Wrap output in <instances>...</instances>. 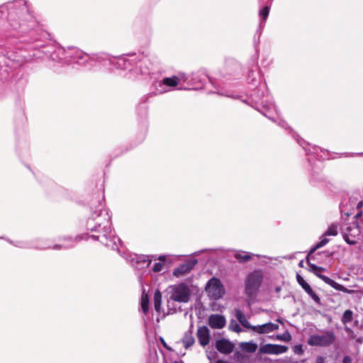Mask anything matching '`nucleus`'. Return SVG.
<instances>
[{
  "label": "nucleus",
  "mask_w": 363,
  "mask_h": 363,
  "mask_svg": "<svg viewBox=\"0 0 363 363\" xmlns=\"http://www.w3.org/2000/svg\"><path fill=\"white\" fill-rule=\"evenodd\" d=\"M162 305V294L157 290L154 294V306L157 311H160Z\"/></svg>",
  "instance_id": "4be33fe9"
},
{
  "label": "nucleus",
  "mask_w": 363,
  "mask_h": 363,
  "mask_svg": "<svg viewBox=\"0 0 363 363\" xmlns=\"http://www.w3.org/2000/svg\"><path fill=\"white\" fill-rule=\"evenodd\" d=\"M215 347L219 352L224 354H229L233 351L235 345L230 340L222 338L216 342Z\"/></svg>",
  "instance_id": "1a4fd4ad"
},
{
  "label": "nucleus",
  "mask_w": 363,
  "mask_h": 363,
  "mask_svg": "<svg viewBox=\"0 0 363 363\" xmlns=\"http://www.w3.org/2000/svg\"><path fill=\"white\" fill-rule=\"evenodd\" d=\"M139 259H142V257H138ZM142 261V259H140V262ZM138 262H139V260L137 261ZM143 262H147L144 257H143Z\"/></svg>",
  "instance_id": "c9c22d12"
},
{
  "label": "nucleus",
  "mask_w": 363,
  "mask_h": 363,
  "mask_svg": "<svg viewBox=\"0 0 363 363\" xmlns=\"http://www.w3.org/2000/svg\"><path fill=\"white\" fill-rule=\"evenodd\" d=\"M354 219L341 227V233L347 244H359V250L363 251V210L357 213Z\"/></svg>",
  "instance_id": "f03ea898"
},
{
  "label": "nucleus",
  "mask_w": 363,
  "mask_h": 363,
  "mask_svg": "<svg viewBox=\"0 0 363 363\" xmlns=\"http://www.w3.org/2000/svg\"><path fill=\"white\" fill-rule=\"evenodd\" d=\"M337 225L336 224H332L330 225L327 230L325 232V235H336L337 234Z\"/></svg>",
  "instance_id": "cd10ccee"
},
{
  "label": "nucleus",
  "mask_w": 363,
  "mask_h": 363,
  "mask_svg": "<svg viewBox=\"0 0 363 363\" xmlns=\"http://www.w3.org/2000/svg\"><path fill=\"white\" fill-rule=\"evenodd\" d=\"M235 316H236V318L238 319V320L240 323V324L243 327H245L246 328L252 329V325H251L250 324L245 315L241 310H240V309L235 310Z\"/></svg>",
  "instance_id": "a211bd4d"
},
{
  "label": "nucleus",
  "mask_w": 363,
  "mask_h": 363,
  "mask_svg": "<svg viewBox=\"0 0 363 363\" xmlns=\"http://www.w3.org/2000/svg\"><path fill=\"white\" fill-rule=\"evenodd\" d=\"M91 238L94 240H99V236L96 235H91Z\"/></svg>",
  "instance_id": "e433bc0d"
},
{
  "label": "nucleus",
  "mask_w": 363,
  "mask_h": 363,
  "mask_svg": "<svg viewBox=\"0 0 363 363\" xmlns=\"http://www.w3.org/2000/svg\"><path fill=\"white\" fill-rule=\"evenodd\" d=\"M240 347L245 352L252 353L256 351L257 345L252 342H244L240 344Z\"/></svg>",
  "instance_id": "6ab92c4d"
},
{
  "label": "nucleus",
  "mask_w": 363,
  "mask_h": 363,
  "mask_svg": "<svg viewBox=\"0 0 363 363\" xmlns=\"http://www.w3.org/2000/svg\"><path fill=\"white\" fill-rule=\"evenodd\" d=\"M277 321L282 323V321L280 319H277Z\"/></svg>",
  "instance_id": "ea45409f"
},
{
  "label": "nucleus",
  "mask_w": 363,
  "mask_h": 363,
  "mask_svg": "<svg viewBox=\"0 0 363 363\" xmlns=\"http://www.w3.org/2000/svg\"><path fill=\"white\" fill-rule=\"evenodd\" d=\"M326 236L327 235H325V234H323L321 236L320 241L318 243H316L313 247L311 248L309 254H308V255H310V256L316 250H318V248H320V247L325 246L329 242V240L326 238Z\"/></svg>",
  "instance_id": "412c9836"
},
{
  "label": "nucleus",
  "mask_w": 363,
  "mask_h": 363,
  "mask_svg": "<svg viewBox=\"0 0 363 363\" xmlns=\"http://www.w3.org/2000/svg\"><path fill=\"white\" fill-rule=\"evenodd\" d=\"M288 350L287 346L269 343L261 345L259 347L260 353L277 355L285 353Z\"/></svg>",
  "instance_id": "0eeeda50"
},
{
  "label": "nucleus",
  "mask_w": 363,
  "mask_h": 363,
  "mask_svg": "<svg viewBox=\"0 0 363 363\" xmlns=\"http://www.w3.org/2000/svg\"><path fill=\"white\" fill-rule=\"evenodd\" d=\"M99 208L94 211L91 214V218L96 220V225L91 228V231H101L104 240H101L107 247L111 248L118 247L116 242H120L118 238L112 235V228L111 226V216L108 212L104 209L102 203H99Z\"/></svg>",
  "instance_id": "f257e3e1"
},
{
  "label": "nucleus",
  "mask_w": 363,
  "mask_h": 363,
  "mask_svg": "<svg viewBox=\"0 0 363 363\" xmlns=\"http://www.w3.org/2000/svg\"><path fill=\"white\" fill-rule=\"evenodd\" d=\"M172 363H184V362L182 360H179V361L173 362Z\"/></svg>",
  "instance_id": "4c0bfd02"
},
{
  "label": "nucleus",
  "mask_w": 363,
  "mask_h": 363,
  "mask_svg": "<svg viewBox=\"0 0 363 363\" xmlns=\"http://www.w3.org/2000/svg\"><path fill=\"white\" fill-rule=\"evenodd\" d=\"M192 328L193 325H191L190 329L184 333V335L182 338V342L184 344V347H185V349L189 348L195 342V340L193 336Z\"/></svg>",
  "instance_id": "dca6fc26"
},
{
  "label": "nucleus",
  "mask_w": 363,
  "mask_h": 363,
  "mask_svg": "<svg viewBox=\"0 0 363 363\" xmlns=\"http://www.w3.org/2000/svg\"><path fill=\"white\" fill-rule=\"evenodd\" d=\"M208 323L213 329H221L225 327L226 320L223 315L212 314L208 318Z\"/></svg>",
  "instance_id": "9b49d317"
},
{
  "label": "nucleus",
  "mask_w": 363,
  "mask_h": 363,
  "mask_svg": "<svg viewBox=\"0 0 363 363\" xmlns=\"http://www.w3.org/2000/svg\"><path fill=\"white\" fill-rule=\"evenodd\" d=\"M179 78L177 76H173L172 77H165L162 79V84L163 85L174 87L179 84Z\"/></svg>",
  "instance_id": "aec40b11"
},
{
  "label": "nucleus",
  "mask_w": 363,
  "mask_h": 363,
  "mask_svg": "<svg viewBox=\"0 0 363 363\" xmlns=\"http://www.w3.org/2000/svg\"><path fill=\"white\" fill-rule=\"evenodd\" d=\"M197 262L196 259L187 260L174 269L173 274L177 277L184 276L190 272Z\"/></svg>",
  "instance_id": "6e6552de"
},
{
  "label": "nucleus",
  "mask_w": 363,
  "mask_h": 363,
  "mask_svg": "<svg viewBox=\"0 0 363 363\" xmlns=\"http://www.w3.org/2000/svg\"><path fill=\"white\" fill-rule=\"evenodd\" d=\"M342 363H352V359L350 356L344 357L342 359Z\"/></svg>",
  "instance_id": "72a5a7b5"
},
{
  "label": "nucleus",
  "mask_w": 363,
  "mask_h": 363,
  "mask_svg": "<svg viewBox=\"0 0 363 363\" xmlns=\"http://www.w3.org/2000/svg\"><path fill=\"white\" fill-rule=\"evenodd\" d=\"M279 329V325L274 323H267L263 325H254L252 330L259 334L269 333Z\"/></svg>",
  "instance_id": "f8f14e48"
},
{
  "label": "nucleus",
  "mask_w": 363,
  "mask_h": 363,
  "mask_svg": "<svg viewBox=\"0 0 363 363\" xmlns=\"http://www.w3.org/2000/svg\"><path fill=\"white\" fill-rule=\"evenodd\" d=\"M160 259L164 260V257H160Z\"/></svg>",
  "instance_id": "58836bf2"
},
{
  "label": "nucleus",
  "mask_w": 363,
  "mask_h": 363,
  "mask_svg": "<svg viewBox=\"0 0 363 363\" xmlns=\"http://www.w3.org/2000/svg\"><path fill=\"white\" fill-rule=\"evenodd\" d=\"M275 339L280 341L289 342L291 340L292 337L290 333L286 330L283 334H279L275 336Z\"/></svg>",
  "instance_id": "393cba45"
},
{
  "label": "nucleus",
  "mask_w": 363,
  "mask_h": 363,
  "mask_svg": "<svg viewBox=\"0 0 363 363\" xmlns=\"http://www.w3.org/2000/svg\"><path fill=\"white\" fill-rule=\"evenodd\" d=\"M302 262H303L302 261L300 262L299 266H302Z\"/></svg>",
  "instance_id": "a19ab883"
},
{
  "label": "nucleus",
  "mask_w": 363,
  "mask_h": 363,
  "mask_svg": "<svg viewBox=\"0 0 363 363\" xmlns=\"http://www.w3.org/2000/svg\"><path fill=\"white\" fill-rule=\"evenodd\" d=\"M325 283L332 286L333 288L339 290V291H343L344 286L338 283H337L335 281L333 280L330 278H325Z\"/></svg>",
  "instance_id": "a878e982"
},
{
  "label": "nucleus",
  "mask_w": 363,
  "mask_h": 363,
  "mask_svg": "<svg viewBox=\"0 0 363 363\" xmlns=\"http://www.w3.org/2000/svg\"><path fill=\"white\" fill-rule=\"evenodd\" d=\"M191 291L189 287L184 283L171 286L170 298L179 303H187L190 300Z\"/></svg>",
  "instance_id": "39448f33"
},
{
  "label": "nucleus",
  "mask_w": 363,
  "mask_h": 363,
  "mask_svg": "<svg viewBox=\"0 0 363 363\" xmlns=\"http://www.w3.org/2000/svg\"><path fill=\"white\" fill-rule=\"evenodd\" d=\"M363 207V201H359L358 203H357V209H360Z\"/></svg>",
  "instance_id": "f704fd0d"
},
{
  "label": "nucleus",
  "mask_w": 363,
  "mask_h": 363,
  "mask_svg": "<svg viewBox=\"0 0 363 363\" xmlns=\"http://www.w3.org/2000/svg\"><path fill=\"white\" fill-rule=\"evenodd\" d=\"M150 261H148L147 265L148 266L150 264Z\"/></svg>",
  "instance_id": "79ce46f5"
},
{
  "label": "nucleus",
  "mask_w": 363,
  "mask_h": 363,
  "mask_svg": "<svg viewBox=\"0 0 363 363\" xmlns=\"http://www.w3.org/2000/svg\"><path fill=\"white\" fill-rule=\"evenodd\" d=\"M335 335L332 330H326L323 334H315L310 336L308 344L311 346L328 347L335 340Z\"/></svg>",
  "instance_id": "20e7f679"
},
{
  "label": "nucleus",
  "mask_w": 363,
  "mask_h": 363,
  "mask_svg": "<svg viewBox=\"0 0 363 363\" xmlns=\"http://www.w3.org/2000/svg\"><path fill=\"white\" fill-rule=\"evenodd\" d=\"M306 259H307V262L308 264V266L310 267V269H309L310 272H313L315 276H317L318 278L322 279L325 283L326 279H325L328 278V277L325 276L320 273L322 271H325V269L321 267H318L315 264L310 263V262H309L310 255H307Z\"/></svg>",
  "instance_id": "4468645a"
},
{
  "label": "nucleus",
  "mask_w": 363,
  "mask_h": 363,
  "mask_svg": "<svg viewBox=\"0 0 363 363\" xmlns=\"http://www.w3.org/2000/svg\"><path fill=\"white\" fill-rule=\"evenodd\" d=\"M296 280L299 285L301 286L303 289L311 296V298L316 303H320V298L319 296L313 291L309 284H308L305 279L298 274L296 275Z\"/></svg>",
  "instance_id": "9d476101"
},
{
  "label": "nucleus",
  "mask_w": 363,
  "mask_h": 363,
  "mask_svg": "<svg viewBox=\"0 0 363 363\" xmlns=\"http://www.w3.org/2000/svg\"><path fill=\"white\" fill-rule=\"evenodd\" d=\"M141 308L145 313L149 310V298L147 294L144 292L142 294L141 300H140Z\"/></svg>",
  "instance_id": "b1692460"
},
{
  "label": "nucleus",
  "mask_w": 363,
  "mask_h": 363,
  "mask_svg": "<svg viewBox=\"0 0 363 363\" xmlns=\"http://www.w3.org/2000/svg\"><path fill=\"white\" fill-rule=\"evenodd\" d=\"M67 56H66L65 58L69 57V61L76 62H77L79 60H82L84 56V53L82 50L74 48L69 49V51L67 52Z\"/></svg>",
  "instance_id": "2eb2a0df"
},
{
  "label": "nucleus",
  "mask_w": 363,
  "mask_h": 363,
  "mask_svg": "<svg viewBox=\"0 0 363 363\" xmlns=\"http://www.w3.org/2000/svg\"><path fill=\"white\" fill-rule=\"evenodd\" d=\"M206 291L208 296L214 300L222 298L225 294V289L220 280L215 277L208 281Z\"/></svg>",
  "instance_id": "423d86ee"
},
{
  "label": "nucleus",
  "mask_w": 363,
  "mask_h": 363,
  "mask_svg": "<svg viewBox=\"0 0 363 363\" xmlns=\"http://www.w3.org/2000/svg\"><path fill=\"white\" fill-rule=\"evenodd\" d=\"M229 329L236 333H240L241 331V328L239 324L235 320L230 321L229 325Z\"/></svg>",
  "instance_id": "c756f323"
},
{
  "label": "nucleus",
  "mask_w": 363,
  "mask_h": 363,
  "mask_svg": "<svg viewBox=\"0 0 363 363\" xmlns=\"http://www.w3.org/2000/svg\"><path fill=\"white\" fill-rule=\"evenodd\" d=\"M352 311L350 310H347L344 312L342 317V322L344 324H346L347 323H350L352 320Z\"/></svg>",
  "instance_id": "bb28decb"
},
{
  "label": "nucleus",
  "mask_w": 363,
  "mask_h": 363,
  "mask_svg": "<svg viewBox=\"0 0 363 363\" xmlns=\"http://www.w3.org/2000/svg\"><path fill=\"white\" fill-rule=\"evenodd\" d=\"M269 8L267 6H266L262 9H261L259 11V16L261 17H262V18L264 20H266L269 16Z\"/></svg>",
  "instance_id": "7c9ffc66"
},
{
  "label": "nucleus",
  "mask_w": 363,
  "mask_h": 363,
  "mask_svg": "<svg viewBox=\"0 0 363 363\" xmlns=\"http://www.w3.org/2000/svg\"><path fill=\"white\" fill-rule=\"evenodd\" d=\"M263 281L262 272L259 270H254L250 272L246 277L245 293L249 297H252L255 295Z\"/></svg>",
  "instance_id": "7ed1b4c3"
},
{
  "label": "nucleus",
  "mask_w": 363,
  "mask_h": 363,
  "mask_svg": "<svg viewBox=\"0 0 363 363\" xmlns=\"http://www.w3.org/2000/svg\"><path fill=\"white\" fill-rule=\"evenodd\" d=\"M208 79V77L203 72H199L196 74H193L192 80L194 84H196L198 82L200 84H198L197 88H202L203 86L204 82L206 79Z\"/></svg>",
  "instance_id": "f3484780"
},
{
  "label": "nucleus",
  "mask_w": 363,
  "mask_h": 363,
  "mask_svg": "<svg viewBox=\"0 0 363 363\" xmlns=\"http://www.w3.org/2000/svg\"><path fill=\"white\" fill-rule=\"evenodd\" d=\"M234 257L240 262H247L251 259V255L245 252H238L234 255Z\"/></svg>",
  "instance_id": "5701e85b"
},
{
  "label": "nucleus",
  "mask_w": 363,
  "mask_h": 363,
  "mask_svg": "<svg viewBox=\"0 0 363 363\" xmlns=\"http://www.w3.org/2000/svg\"><path fill=\"white\" fill-rule=\"evenodd\" d=\"M163 267H164V264L163 263H162V262H156V263H155V264L153 266L152 270L155 272H161L162 270Z\"/></svg>",
  "instance_id": "473e14b6"
},
{
  "label": "nucleus",
  "mask_w": 363,
  "mask_h": 363,
  "mask_svg": "<svg viewBox=\"0 0 363 363\" xmlns=\"http://www.w3.org/2000/svg\"><path fill=\"white\" fill-rule=\"evenodd\" d=\"M293 351L296 354L301 355L303 354L304 350L302 345H296L293 347Z\"/></svg>",
  "instance_id": "2f4dec72"
},
{
  "label": "nucleus",
  "mask_w": 363,
  "mask_h": 363,
  "mask_svg": "<svg viewBox=\"0 0 363 363\" xmlns=\"http://www.w3.org/2000/svg\"><path fill=\"white\" fill-rule=\"evenodd\" d=\"M196 335L201 345L205 347L209 343L210 331L206 326L199 328Z\"/></svg>",
  "instance_id": "ddd939ff"
},
{
  "label": "nucleus",
  "mask_w": 363,
  "mask_h": 363,
  "mask_svg": "<svg viewBox=\"0 0 363 363\" xmlns=\"http://www.w3.org/2000/svg\"><path fill=\"white\" fill-rule=\"evenodd\" d=\"M67 243H64L63 245H55L52 249H55V250H58V249H62V248H69V247H71L73 246V243L74 242V240H72V239H69L67 240Z\"/></svg>",
  "instance_id": "c85d7f7f"
}]
</instances>
